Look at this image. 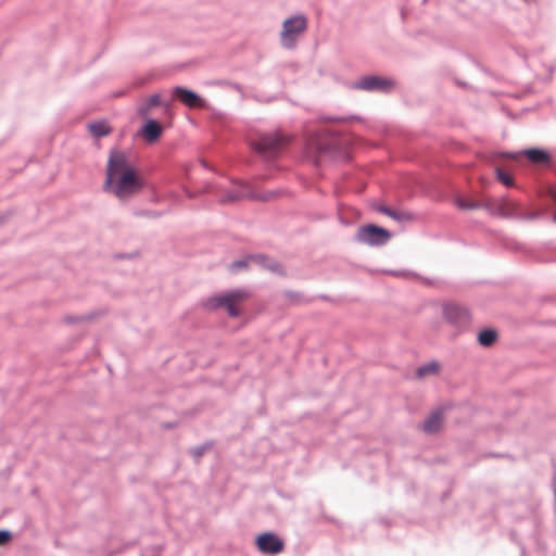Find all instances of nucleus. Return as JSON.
<instances>
[{"instance_id":"1","label":"nucleus","mask_w":556,"mask_h":556,"mask_svg":"<svg viewBox=\"0 0 556 556\" xmlns=\"http://www.w3.org/2000/svg\"><path fill=\"white\" fill-rule=\"evenodd\" d=\"M144 187V179L128 155L119 150L110 152L104 189L119 201H128L139 194Z\"/></svg>"},{"instance_id":"2","label":"nucleus","mask_w":556,"mask_h":556,"mask_svg":"<svg viewBox=\"0 0 556 556\" xmlns=\"http://www.w3.org/2000/svg\"><path fill=\"white\" fill-rule=\"evenodd\" d=\"M291 140V136L277 130L262 134L257 138L252 139L251 147L265 157H274L288 147Z\"/></svg>"},{"instance_id":"3","label":"nucleus","mask_w":556,"mask_h":556,"mask_svg":"<svg viewBox=\"0 0 556 556\" xmlns=\"http://www.w3.org/2000/svg\"><path fill=\"white\" fill-rule=\"evenodd\" d=\"M248 298L247 291L238 289L210 298L206 305L210 308L225 307L230 317H238L241 314L240 306Z\"/></svg>"},{"instance_id":"4","label":"nucleus","mask_w":556,"mask_h":556,"mask_svg":"<svg viewBox=\"0 0 556 556\" xmlns=\"http://www.w3.org/2000/svg\"><path fill=\"white\" fill-rule=\"evenodd\" d=\"M306 27L307 21L303 15L286 20L280 34L282 46L288 49L294 48L296 39L305 31Z\"/></svg>"},{"instance_id":"5","label":"nucleus","mask_w":556,"mask_h":556,"mask_svg":"<svg viewBox=\"0 0 556 556\" xmlns=\"http://www.w3.org/2000/svg\"><path fill=\"white\" fill-rule=\"evenodd\" d=\"M391 238V233L376 225H365L359 227L355 233V240L359 243L378 247L386 244Z\"/></svg>"},{"instance_id":"6","label":"nucleus","mask_w":556,"mask_h":556,"mask_svg":"<svg viewBox=\"0 0 556 556\" xmlns=\"http://www.w3.org/2000/svg\"><path fill=\"white\" fill-rule=\"evenodd\" d=\"M444 319L456 328L467 327L470 323V313L467 308L456 305L448 304L444 306L443 311Z\"/></svg>"},{"instance_id":"7","label":"nucleus","mask_w":556,"mask_h":556,"mask_svg":"<svg viewBox=\"0 0 556 556\" xmlns=\"http://www.w3.org/2000/svg\"><path fill=\"white\" fill-rule=\"evenodd\" d=\"M256 545L262 553L275 555L283 549L285 544L283 541L275 533L265 532L258 535Z\"/></svg>"},{"instance_id":"8","label":"nucleus","mask_w":556,"mask_h":556,"mask_svg":"<svg viewBox=\"0 0 556 556\" xmlns=\"http://www.w3.org/2000/svg\"><path fill=\"white\" fill-rule=\"evenodd\" d=\"M356 87L365 90L388 91L393 87V81L378 76H368L362 78Z\"/></svg>"},{"instance_id":"9","label":"nucleus","mask_w":556,"mask_h":556,"mask_svg":"<svg viewBox=\"0 0 556 556\" xmlns=\"http://www.w3.org/2000/svg\"><path fill=\"white\" fill-rule=\"evenodd\" d=\"M490 208L493 213L503 217H515L519 215V203L510 199L495 201Z\"/></svg>"},{"instance_id":"10","label":"nucleus","mask_w":556,"mask_h":556,"mask_svg":"<svg viewBox=\"0 0 556 556\" xmlns=\"http://www.w3.org/2000/svg\"><path fill=\"white\" fill-rule=\"evenodd\" d=\"M242 189H244V191H242L240 194L238 193H235L233 189H229L225 195L220 199V202L223 203H230V202H236V201H240L242 199H256V200H268L270 197L269 195H261L258 194L257 192H255L251 186H241Z\"/></svg>"},{"instance_id":"11","label":"nucleus","mask_w":556,"mask_h":556,"mask_svg":"<svg viewBox=\"0 0 556 556\" xmlns=\"http://www.w3.org/2000/svg\"><path fill=\"white\" fill-rule=\"evenodd\" d=\"M174 96L189 108H202L203 100L193 91L184 87H176L173 90Z\"/></svg>"},{"instance_id":"12","label":"nucleus","mask_w":556,"mask_h":556,"mask_svg":"<svg viewBox=\"0 0 556 556\" xmlns=\"http://www.w3.org/2000/svg\"><path fill=\"white\" fill-rule=\"evenodd\" d=\"M163 131V127L154 119H148L141 130L143 138L148 142L156 141Z\"/></svg>"},{"instance_id":"13","label":"nucleus","mask_w":556,"mask_h":556,"mask_svg":"<svg viewBox=\"0 0 556 556\" xmlns=\"http://www.w3.org/2000/svg\"><path fill=\"white\" fill-rule=\"evenodd\" d=\"M443 422V414L441 410L433 412L422 424V429L427 433H435L440 430Z\"/></svg>"},{"instance_id":"14","label":"nucleus","mask_w":556,"mask_h":556,"mask_svg":"<svg viewBox=\"0 0 556 556\" xmlns=\"http://www.w3.org/2000/svg\"><path fill=\"white\" fill-rule=\"evenodd\" d=\"M156 105H163L165 108L166 112L169 111V103L162 102L160 94L155 93V94H152L151 97H149L146 104L139 109L140 115H142V116L149 115L151 113L152 108H154Z\"/></svg>"},{"instance_id":"15","label":"nucleus","mask_w":556,"mask_h":556,"mask_svg":"<svg viewBox=\"0 0 556 556\" xmlns=\"http://www.w3.org/2000/svg\"><path fill=\"white\" fill-rule=\"evenodd\" d=\"M497 340V331L494 329H484L478 334V342L482 346H491Z\"/></svg>"},{"instance_id":"16","label":"nucleus","mask_w":556,"mask_h":556,"mask_svg":"<svg viewBox=\"0 0 556 556\" xmlns=\"http://www.w3.org/2000/svg\"><path fill=\"white\" fill-rule=\"evenodd\" d=\"M528 159L535 164L547 163L549 157L546 152L539 149H530L525 152Z\"/></svg>"},{"instance_id":"17","label":"nucleus","mask_w":556,"mask_h":556,"mask_svg":"<svg viewBox=\"0 0 556 556\" xmlns=\"http://www.w3.org/2000/svg\"><path fill=\"white\" fill-rule=\"evenodd\" d=\"M439 371V364L437 362H430L417 369V376L422 378L428 375H434Z\"/></svg>"},{"instance_id":"18","label":"nucleus","mask_w":556,"mask_h":556,"mask_svg":"<svg viewBox=\"0 0 556 556\" xmlns=\"http://www.w3.org/2000/svg\"><path fill=\"white\" fill-rule=\"evenodd\" d=\"M90 132L96 137H103L110 134V128L105 123H93L89 125Z\"/></svg>"},{"instance_id":"19","label":"nucleus","mask_w":556,"mask_h":556,"mask_svg":"<svg viewBox=\"0 0 556 556\" xmlns=\"http://www.w3.org/2000/svg\"><path fill=\"white\" fill-rule=\"evenodd\" d=\"M260 263L257 262L256 258L254 257H249L247 260H242V261H237V262H233L232 263V268H244V267H249V266H257Z\"/></svg>"},{"instance_id":"20","label":"nucleus","mask_w":556,"mask_h":556,"mask_svg":"<svg viewBox=\"0 0 556 556\" xmlns=\"http://www.w3.org/2000/svg\"><path fill=\"white\" fill-rule=\"evenodd\" d=\"M392 214L393 216H390L391 218L393 219H396V220H401V222H404V220H412L413 219V215L408 212H397V211H392Z\"/></svg>"},{"instance_id":"21","label":"nucleus","mask_w":556,"mask_h":556,"mask_svg":"<svg viewBox=\"0 0 556 556\" xmlns=\"http://www.w3.org/2000/svg\"><path fill=\"white\" fill-rule=\"evenodd\" d=\"M497 178L498 180L504 184L505 186L509 187L513 186V178L509 177L506 173H504L502 169L497 168Z\"/></svg>"},{"instance_id":"22","label":"nucleus","mask_w":556,"mask_h":556,"mask_svg":"<svg viewBox=\"0 0 556 556\" xmlns=\"http://www.w3.org/2000/svg\"><path fill=\"white\" fill-rule=\"evenodd\" d=\"M457 205H458L460 208H464V210H473V208H478V207H479V204H478V203H476V202H470V201L463 200V199H458V200H457Z\"/></svg>"},{"instance_id":"23","label":"nucleus","mask_w":556,"mask_h":556,"mask_svg":"<svg viewBox=\"0 0 556 556\" xmlns=\"http://www.w3.org/2000/svg\"><path fill=\"white\" fill-rule=\"evenodd\" d=\"M11 539V532L8 530H0V546L4 545Z\"/></svg>"},{"instance_id":"24","label":"nucleus","mask_w":556,"mask_h":556,"mask_svg":"<svg viewBox=\"0 0 556 556\" xmlns=\"http://www.w3.org/2000/svg\"><path fill=\"white\" fill-rule=\"evenodd\" d=\"M548 194H549V197L553 199V201L556 204V185L551 186L548 188ZM554 216H556V214ZM553 220L555 222V217H553Z\"/></svg>"},{"instance_id":"25","label":"nucleus","mask_w":556,"mask_h":556,"mask_svg":"<svg viewBox=\"0 0 556 556\" xmlns=\"http://www.w3.org/2000/svg\"><path fill=\"white\" fill-rule=\"evenodd\" d=\"M377 210H378L380 213H382V214H384V215H387V216H389V217H390V216H393V214H392V211H393V210H391V208H389V207H387V206H378V207H377Z\"/></svg>"},{"instance_id":"26","label":"nucleus","mask_w":556,"mask_h":556,"mask_svg":"<svg viewBox=\"0 0 556 556\" xmlns=\"http://www.w3.org/2000/svg\"><path fill=\"white\" fill-rule=\"evenodd\" d=\"M241 186H249V185L244 184V182H239V184L233 185L231 188L233 189L235 193L240 194L242 191H244V189H242Z\"/></svg>"},{"instance_id":"27","label":"nucleus","mask_w":556,"mask_h":556,"mask_svg":"<svg viewBox=\"0 0 556 556\" xmlns=\"http://www.w3.org/2000/svg\"><path fill=\"white\" fill-rule=\"evenodd\" d=\"M203 452H204V448L203 447H199V448L194 450V455L201 456L203 454Z\"/></svg>"},{"instance_id":"28","label":"nucleus","mask_w":556,"mask_h":556,"mask_svg":"<svg viewBox=\"0 0 556 556\" xmlns=\"http://www.w3.org/2000/svg\"><path fill=\"white\" fill-rule=\"evenodd\" d=\"M311 144L312 146L314 144L318 151H324L326 149L323 146H320L319 143L312 142Z\"/></svg>"},{"instance_id":"29","label":"nucleus","mask_w":556,"mask_h":556,"mask_svg":"<svg viewBox=\"0 0 556 556\" xmlns=\"http://www.w3.org/2000/svg\"><path fill=\"white\" fill-rule=\"evenodd\" d=\"M395 275L407 276L408 274L407 273H395Z\"/></svg>"},{"instance_id":"30","label":"nucleus","mask_w":556,"mask_h":556,"mask_svg":"<svg viewBox=\"0 0 556 556\" xmlns=\"http://www.w3.org/2000/svg\"><path fill=\"white\" fill-rule=\"evenodd\" d=\"M555 223H556V215H555Z\"/></svg>"}]
</instances>
